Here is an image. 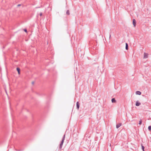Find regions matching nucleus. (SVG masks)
<instances>
[{
	"label": "nucleus",
	"mask_w": 151,
	"mask_h": 151,
	"mask_svg": "<svg viewBox=\"0 0 151 151\" xmlns=\"http://www.w3.org/2000/svg\"><path fill=\"white\" fill-rule=\"evenodd\" d=\"M135 93L137 95H140L141 94V92L139 91H136Z\"/></svg>",
	"instance_id": "nucleus-6"
},
{
	"label": "nucleus",
	"mask_w": 151,
	"mask_h": 151,
	"mask_svg": "<svg viewBox=\"0 0 151 151\" xmlns=\"http://www.w3.org/2000/svg\"><path fill=\"white\" fill-rule=\"evenodd\" d=\"M148 54L146 53L145 52L144 54V58H147Z\"/></svg>",
	"instance_id": "nucleus-8"
},
{
	"label": "nucleus",
	"mask_w": 151,
	"mask_h": 151,
	"mask_svg": "<svg viewBox=\"0 0 151 151\" xmlns=\"http://www.w3.org/2000/svg\"><path fill=\"white\" fill-rule=\"evenodd\" d=\"M122 125V123H119L116 124V128L118 129Z\"/></svg>",
	"instance_id": "nucleus-2"
},
{
	"label": "nucleus",
	"mask_w": 151,
	"mask_h": 151,
	"mask_svg": "<svg viewBox=\"0 0 151 151\" xmlns=\"http://www.w3.org/2000/svg\"><path fill=\"white\" fill-rule=\"evenodd\" d=\"M111 102L112 103H115L116 102V100L115 98H112L111 99Z\"/></svg>",
	"instance_id": "nucleus-11"
},
{
	"label": "nucleus",
	"mask_w": 151,
	"mask_h": 151,
	"mask_svg": "<svg viewBox=\"0 0 151 151\" xmlns=\"http://www.w3.org/2000/svg\"><path fill=\"white\" fill-rule=\"evenodd\" d=\"M80 104L78 101H77L76 103V108L78 109L79 108Z\"/></svg>",
	"instance_id": "nucleus-3"
},
{
	"label": "nucleus",
	"mask_w": 151,
	"mask_h": 151,
	"mask_svg": "<svg viewBox=\"0 0 151 151\" xmlns=\"http://www.w3.org/2000/svg\"><path fill=\"white\" fill-rule=\"evenodd\" d=\"M21 6V4H19L17 5V6Z\"/></svg>",
	"instance_id": "nucleus-19"
},
{
	"label": "nucleus",
	"mask_w": 151,
	"mask_h": 151,
	"mask_svg": "<svg viewBox=\"0 0 151 151\" xmlns=\"http://www.w3.org/2000/svg\"><path fill=\"white\" fill-rule=\"evenodd\" d=\"M143 151H144L145 147L143 146L142 144L141 145Z\"/></svg>",
	"instance_id": "nucleus-12"
},
{
	"label": "nucleus",
	"mask_w": 151,
	"mask_h": 151,
	"mask_svg": "<svg viewBox=\"0 0 151 151\" xmlns=\"http://www.w3.org/2000/svg\"><path fill=\"white\" fill-rule=\"evenodd\" d=\"M132 23H133V24L134 25V27H135L136 26V21L134 19H133Z\"/></svg>",
	"instance_id": "nucleus-1"
},
{
	"label": "nucleus",
	"mask_w": 151,
	"mask_h": 151,
	"mask_svg": "<svg viewBox=\"0 0 151 151\" xmlns=\"http://www.w3.org/2000/svg\"><path fill=\"white\" fill-rule=\"evenodd\" d=\"M63 144V143H62L61 142H60V146H59V149L60 150L62 148Z\"/></svg>",
	"instance_id": "nucleus-10"
},
{
	"label": "nucleus",
	"mask_w": 151,
	"mask_h": 151,
	"mask_svg": "<svg viewBox=\"0 0 151 151\" xmlns=\"http://www.w3.org/2000/svg\"><path fill=\"white\" fill-rule=\"evenodd\" d=\"M148 130L150 131L151 130V126H149L148 127Z\"/></svg>",
	"instance_id": "nucleus-14"
},
{
	"label": "nucleus",
	"mask_w": 151,
	"mask_h": 151,
	"mask_svg": "<svg viewBox=\"0 0 151 151\" xmlns=\"http://www.w3.org/2000/svg\"><path fill=\"white\" fill-rule=\"evenodd\" d=\"M65 134H64L63 136L62 140L61 141V142L63 143L65 139Z\"/></svg>",
	"instance_id": "nucleus-4"
},
{
	"label": "nucleus",
	"mask_w": 151,
	"mask_h": 151,
	"mask_svg": "<svg viewBox=\"0 0 151 151\" xmlns=\"http://www.w3.org/2000/svg\"><path fill=\"white\" fill-rule=\"evenodd\" d=\"M17 70L18 72V74H20V68L18 67L17 68Z\"/></svg>",
	"instance_id": "nucleus-7"
},
{
	"label": "nucleus",
	"mask_w": 151,
	"mask_h": 151,
	"mask_svg": "<svg viewBox=\"0 0 151 151\" xmlns=\"http://www.w3.org/2000/svg\"><path fill=\"white\" fill-rule=\"evenodd\" d=\"M24 32H27V30L26 29H24Z\"/></svg>",
	"instance_id": "nucleus-16"
},
{
	"label": "nucleus",
	"mask_w": 151,
	"mask_h": 151,
	"mask_svg": "<svg viewBox=\"0 0 151 151\" xmlns=\"http://www.w3.org/2000/svg\"><path fill=\"white\" fill-rule=\"evenodd\" d=\"M111 37V35L110 34L109 37V39Z\"/></svg>",
	"instance_id": "nucleus-20"
},
{
	"label": "nucleus",
	"mask_w": 151,
	"mask_h": 151,
	"mask_svg": "<svg viewBox=\"0 0 151 151\" xmlns=\"http://www.w3.org/2000/svg\"><path fill=\"white\" fill-rule=\"evenodd\" d=\"M17 150V151H22L23 150Z\"/></svg>",
	"instance_id": "nucleus-18"
},
{
	"label": "nucleus",
	"mask_w": 151,
	"mask_h": 151,
	"mask_svg": "<svg viewBox=\"0 0 151 151\" xmlns=\"http://www.w3.org/2000/svg\"><path fill=\"white\" fill-rule=\"evenodd\" d=\"M141 104L140 103L138 102V101H137L136 102L135 104V105L137 106H139Z\"/></svg>",
	"instance_id": "nucleus-5"
},
{
	"label": "nucleus",
	"mask_w": 151,
	"mask_h": 151,
	"mask_svg": "<svg viewBox=\"0 0 151 151\" xmlns=\"http://www.w3.org/2000/svg\"><path fill=\"white\" fill-rule=\"evenodd\" d=\"M125 49L126 50H128V45L127 43H125Z\"/></svg>",
	"instance_id": "nucleus-9"
},
{
	"label": "nucleus",
	"mask_w": 151,
	"mask_h": 151,
	"mask_svg": "<svg viewBox=\"0 0 151 151\" xmlns=\"http://www.w3.org/2000/svg\"><path fill=\"white\" fill-rule=\"evenodd\" d=\"M142 124V120L141 119L140 121H139V124L140 125H141Z\"/></svg>",
	"instance_id": "nucleus-15"
},
{
	"label": "nucleus",
	"mask_w": 151,
	"mask_h": 151,
	"mask_svg": "<svg viewBox=\"0 0 151 151\" xmlns=\"http://www.w3.org/2000/svg\"><path fill=\"white\" fill-rule=\"evenodd\" d=\"M66 14L68 15H69L70 14V12L69 10H67L66 12Z\"/></svg>",
	"instance_id": "nucleus-13"
},
{
	"label": "nucleus",
	"mask_w": 151,
	"mask_h": 151,
	"mask_svg": "<svg viewBox=\"0 0 151 151\" xmlns=\"http://www.w3.org/2000/svg\"><path fill=\"white\" fill-rule=\"evenodd\" d=\"M42 12H40V16H42Z\"/></svg>",
	"instance_id": "nucleus-17"
},
{
	"label": "nucleus",
	"mask_w": 151,
	"mask_h": 151,
	"mask_svg": "<svg viewBox=\"0 0 151 151\" xmlns=\"http://www.w3.org/2000/svg\"><path fill=\"white\" fill-rule=\"evenodd\" d=\"M34 82H32V84H34Z\"/></svg>",
	"instance_id": "nucleus-21"
}]
</instances>
